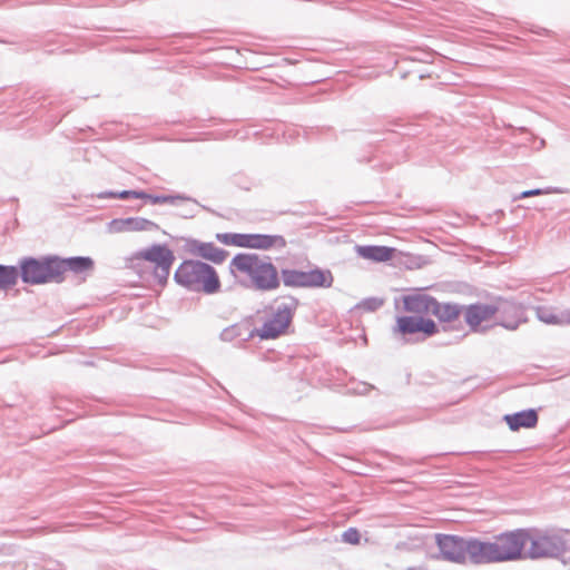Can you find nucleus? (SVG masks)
Instances as JSON below:
<instances>
[{"label":"nucleus","instance_id":"nucleus-1","mask_svg":"<svg viewBox=\"0 0 570 570\" xmlns=\"http://www.w3.org/2000/svg\"><path fill=\"white\" fill-rule=\"evenodd\" d=\"M230 269L246 274L257 291L271 292L281 285V273L269 257H261L254 253H238L232 258Z\"/></svg>","mask_w":570,"mask_h":570},{"label":"nucleus","instance_id":"nucleus-2","mask_svg":"<svg viewBox=\"0 0 570 570\" xmlns=\"http://www.w3.org/2000/svg\"><path fill=\"white\" fill-rule=\"evenodd\" d=\"M174 281L189 292L216 294L222 283L217 271L198 259H185L175 271Z\"/></svg>","mask_w":570,"mask_h":570},{"label":"nucleus","instance_id":"nucleus-3","mask_svg":"<svg viewBox=\"0 0 570 570\" xmlns=\"http://www.w3.org/2000/svg\"><path fill=\"white\" fill-rule=\"evenodd\" d=\"M528 543L527 556L531 560L562 559L570 552L568 530L528 529Z\"/></svg>","mask_w":570,"mask_h":570},{"label":"nucleus","instance_id":"nucleus-4","mask_svg":"<svg viewBox=\"0 0 570 570\" xmlns=\"http://www.w3.org/2000/svg\"><path fill=\"white\" fill-rule=\"evenodd\" d=\"M91 197H97L99 199H106V198H119V199H142L147 200L154 205L157 204H170L175 206H179L180 203H190V205L184 206L181 210L177 214L178 216L189 219L194 218L198 210V207H202L203 209H207L205 206L200 205L195 198H191L189 196L183 195V194H175V195H153L148 194L145 190H120V191H114V190H104L98 194H92Z\"/></svg>","mask_w":570,"mask_h":570},{"label":"nucleus","instance_id":"nucleus-5","mask_svg":"<svg viewBox=\"0 0 570 570\" xmlns=\"http://www.w3.org/2000/svg\"><path fill=\"white\" fill-rule=\"evenodd\" d=\"M18 269L19 278L27 285L59 283L56 255L21 257Z\"/></svg>","mask_w":570,"mask_h":570},{"label":"nucleus","instance_id":"nucleus-6","mask_svg":"<svg viewBox=\"0 0 570 570\" xmlns=\"http://www.w3.org/2000/svg\"><path fill=\"white\" fill-rule=\"evenodd\" d=\"M299 302L294 296H288L287 302L277 305L273 317L266 321L261 328H253L244 341L258 336L262 341L275 340L287 332Z\"/></svg>","mask_w":570,"mask_h":570},{"label":"nucleus","instance_id":"nucleus-7","mask_svg":"<svg viewBox=\"0 0 570 570\" xmlns=\"http://www.w3.org/2000/svg\"><path fill=\"white\" fill-rule=\"evenodd\" d=\"M492 542L497 548L494 551L497 563L529 559L524 550L528 544V529L500 533Z\"/></svg>","mask_w":570,"mask_h":570},{"label":"nucleus","instance_id":"nucleus-8","mask_svg":"<svg viewBox=\"0 0 570 570\" xmlns=\"http://www.w3.org/2000/svg\"><path fill=\"white\" fill-rule=\"evenodd\" d=\"M281 282L284 286L292 288H330L333 285L334 277L330 269L317 266L309 271L283 268L281 271Z\"/></svg>","mask_w":570,"mask_h":570},{"label":"nucleus","instance_id":"nucleus-9","mask_svg":"<svg viewBox=\"0 0 570 570\" xmlns=\"http://www.w3.org/2000/svg\"><path fill=\"white\" fill-rule=\"evenodd\" d=\"M392 332L394 336H402L409 342L406 336L415 334H422L423 340L432 337L440 332V326L429 317L402 315L396 317Z\"/></svg>","mask_w":570,"mask_h":570},{"label":"nucleus","instance_id":"nucleus-10","mask_svg":"<svg viewBox=\"0 0 570 570\" xmlns=\"http://www.w3.org/2000/svg\"><path fill=\"white\" fill-rule=\"evenodd\" d=\"M140 256L155 264V277L158 284L166 285L170 274V268L175 262V255L165 244H154L140 252Z\"/></svg>","mask_w":570,"mask_h":570},{"label":"nucleus","instance_id":"nucleus-11","mask_svg":"<svg viewBox=\"0 0 570 570\" xmlns=\"http://www.w3.org/2000/svg\"><path fill=\"white\" fill-rule=\"evenodd\" d=\"M435 542L440 550L441 559L458 563H466L465 547L468 538L455 535V534H435Z\"/></svg>","mask_w":570,"mask_h":570},{"label":"nucleus","instance_id":"nucleus-12","mask_svg":"<svg viewBox=\"0 0 570 570\" xmlns=\"http://www.w3.org/2000/svg\"><path fill=\"white\" fill-rule=\"evenodd\" d=\"M465 548L466 561L469 560L472 564L497 563L494 553L497 548L492 541H481L478 538L470 537Z\"/></svg>","mask_w":570,"mask_h":570},{"label":"nucleus","instance_id":"nucleus-13","mask_svg":"<svg viewBox=\"0 0 570 570\" xmlns=\"http://www.w3.org/2000/svg\"><path fill=\"white\" fill-rule=\"evenodd\" d=\"M501 309L500 305L494 304H482L474 303L470 305H464V320L470 331L473 333H478L481 330V323L490 320Z\"/></svg>","mask_w":570,"mask_h":570},{"label":"nucleus","instance_id":"nucleus-14","mask_svg":"<svg viewBox=\"0 0 570 570\" xmlns=\"http://www.w3.org/2000/svg\"><path fill=\"white\" fill-rule=\"evenodd\" d=\"M56 263L58 269L59 283L65 281V273L72 272L73 274H82L94 269L95 262L89 256H71L60 257L56 255Z\"/></svg>","mask_w":570,"mask_h":570},{"label":"nucleus","instance_id":"nucleus-15","mask_svg":"<svg viewBox=\"0 0 570 570\" xmlns=\"http://www.w3.org/2000/svg\"><path fill=\"white\" fill-rule=\"evenodd\" d=\"M433 296L425 293H412L402 298L403 309L412 313L414 316H424L431 314L434 302Z\"/></svg>","mask_w":570,"mask_h":570},{"label":"nucleus","instance_id":"nucleus-16","mask_svg":"<svg viewBox=\"0 0 570 570\" xmlns=\"http://www.w3.org/2000/svg\"><path fill=\"white\" fill-rule=\"evenodd\" d=\"M189 249L196 256H199L214 264H222L228 257L227 250L217 247L212 242H200L197 239H193L189 243Z\"/></svg>","mask_w":570,"mask_h":570},{"label":"nucleus","instance_id":"nucleus-17","mask_svg":"<svg viewBox=\"0 0 570 570\" xmlns=\"http://www.w3.org/2000/svg\"><path fill=\"white\" fill-rule=\"evenodd\" d=\"M503 421L511 431L517 432L520 429L535 428L539 421V415L535 409H527L503 415Z\"/></svg>","mask_w":570,"mask_h":570},{"label":"nucleus","instance_id":"nucleus-18","mask_svg":"<svg viewBox=\"0 0 570 570\" xmlns=\"http://www.w3.org/2000/svg\"><path fill=\"white\" fill-rule=\"evenodd\" d=\"M355 252L364 259L383 263L394 258L396 248L381 245H356Z\"/></svg>","mask_w":570,"mask_h":570},{"label":"nucleus","instance_id":"nucleus-19","mask_svg":"<svg viewBox=\"0 0 570 570\" xmlns=\"http://www.w3.org/2000/svg\"><path fill=\"white\" fill-rule=\"evenodd\" d=\"M464 305L458 303H441L434 298L431 315L435 316L440 323H451L459 318L463 313Z\"/></svg>","mask_w":570,"mask_h":570},{"label":"nucleus","instance_id":"nucleus-20","mask_svg":"<svg viewBox=\"0 0 570 570\" xmlns=\"http://www.w3.org/2000/svg\"><path fill=\"white\" fill-rule=\"evenodd\" d=\"M287 245L282 235L249 234L248 248L267 250L273 247L283 249Z\"/></svg>","mask_w":570,"mask_h":570},{"label":"nucleus","instance_id":"nucleus-21","mask_svg":"<svg viewBox=\"0 0 570 570\" xmlns=\"http://www.w3.org/2000/svg\"><path fill=\"white\" fill-rule=\"evenodd\" d=\"M535 316L539 321L546 324H570V309H563L559 313H556L551 307L538 306L535 307Z\"/></svg>","mask_w":570,"mask_h":570},{"label":"nucleus","instance_id":"nucleus-22","mask_svg":"<svg viewBox=\"0 0 570 570\" xmlns=\"http://www.w3.org/2000/svg\"><path fill=\"white\" fill-rule=\"evenodd\" d=\"M19 279L18 265L0 264V291H7L17 285Z\"/></svg>","mask_w":570,"mask_h":570},{"label":"nucleus","instance_id":"nucleus-23","mask_svg":"<svg viewBox=\"0 0 570 570\" xmlns=\"http://www.w3.org/2000/svg\"><path fill=\"white\" fill-rule=\"evenodd\" d=\"M216 239L225 245L248 248L249 234L218 233Z\"/></svg>","mask_w":570,"mask_h":570},{"label":"nucleus","instance_id":"nucleus-24","mask_svg":"<svg viewBox=\"0 0 570 570\" xmlns=\"http://www.w3.org/2000/svg\"><path fill=\"white\" fill-rule=\"evenodd\" d=\"M249 331L247 322L236 323L222 331L220 340L224 342H232L235 338L243 337L245 334L247 336Z\"/></svg>","mask_w":570,"mask_h":570},{"label":"nucleus","instance_id":"nucleus-25","mask_svg":"<svg viewBox=\"0 0 570 570\" xmlns=\"http://www.w3.org/2000/svg\"><path fill=\"white\" fill-rule=\"evenodd\" d=\"M128 232H140V230H157L159 226L144 217H128L126 218Z\"/></svg>","mask_w":570,"mask_h":570},{"label":"nucleus","instance_id":"nucleus-26","mask_svg":"<svg viewBox=\"0 0 570 570\" xmlns=\"http://www.w3.org/2000/svg\"><path fill=\"white\" fill-rule=\"evenodd\" d=\"M107 229L109 233L116 234V233H122L128 232V226L126 224V218H114L111 219L108 225Z\"/></svg>","mask_w":570,"mask_h":570},{"label":"nucleus","instance_id":"nucleus-27","mask_svg":"<svg viewBox=\"0 0 570 570\" xmlns=\"http://www.w3.org/2000/svg\"><path fill=\"white\" fill-rule=\"evenodd\" d=\"M342 541L350 544H358L361 541V533L356 528H348L342 533Z\"/></svg>","mask_w":570,"mask_h":570},{"label":"nucleus","instance_id":"nucleus-28","mask_svg":"<svg viewBox=\"0 0 570 570\" xmlns=\"http://www.w3.org/2000/svg\"><path fill=\"white\" fill-rule=\"evenodd\" d=\"M383 299L377 297L364 298L358 306L367 312H374L383 305Z\"/></svg>","mask_w":570,"mask_h":570},{"label":"nucleus","instance_id":"nucleus-29","mask_svg":"<svg viewBox=\"0 0 570 570\" xmlns=\"http://www.w3.org/2000/svg\"><path fill=\"white\" fill-rule=\"evenodd\" d=\"M549 191H550L549 189H542V188L528 189V190L522 191L518 197H515V199L539 196V195L548 194Z\"/></svg>","mask_w":570,"mask_h":570},{"label":"nucleus","instance_id":"nucleus-30","mask_svg":"<svg viewBox=\"0 0 570 570\" xmlns=\"http://www.w3.org/2000/svg\"><path fill=\"white\" fill-rule=\"evenodd\" d=\"M500 325L507 330L513 331V330H517L519 324H518V322H502V323H500Z\"/></svg>","mask_w":570,"mask_h":570},{"label":"nucleus","instance_id":"nucleus-31","mask_svg":"<svg viewBox=\"0 0 570 570\" xmlns=\"http://www.w3.org/2000/svg\"><path fill=\"white\" fill-rule=\"evenodd\" d=\"M372 389H374V386H373V385H370V384L364 383V384H363V390H362V391H360V393H361V394H365L367 391H370V390H372Z\"/></svg>","mask_w":570,"mask_h":570},{"label":"nucleus","instance_id":"nucleus-32","mask_svg":"<svg viewBox=\"0 0 570 570\" xmlns=\"http://www.w3.org/2000/svg\"><path fill=\"white\" fill-rule=\"evenodd\" d=\"M405 570H426V569L423 566H417V567H407Z\"/></svg>","mask_w":570,"mask_h":570},{"label":"nucleus","instance_id":"nucleus-33","mask_svg":"<svg viewBox=\"0 0 570 570\" xmlns=\"http://www.w3.org/2000/svg\"><path fill=\"white\" fill-rule=\"evenodd\" d=\"M141 208H142V205H139V206H137V207H132L131 209H134V210H140Z\"/></svg>","mask_w":570,"mask_h":570}]
</instances>
